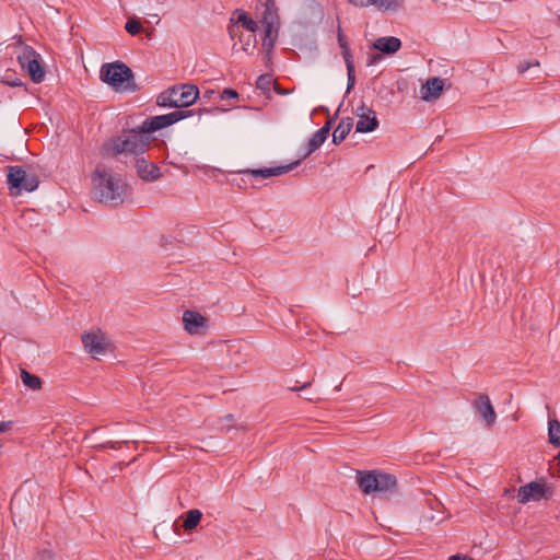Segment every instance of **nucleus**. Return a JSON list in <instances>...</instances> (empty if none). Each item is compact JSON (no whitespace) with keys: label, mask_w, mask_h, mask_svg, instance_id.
<instances>
[{"label":"nucleus","mask_w":560,"mask_h":560,"mask_svg":"<svg viewBox=\"0 0 560 560\" xmlns=\"http://www.w3.org/2000/svg\"><path fill=\"white\" fill-rule=\"evenodd\" d=\"M266 58H267V60H270V58H271V50L267 49Z\"/></svg>","instance_id":"de8ad7c7"},{"label":"nucleus","mask_w":560,"mask_h":560,"mask_svg":"<svg viewBox=\"0 0 560 560\" xmlns=\"http://www.w3.org/2000/svg\"><path fill=\"white\" fill-rule=\"evenodd\" d=\"M352 127H353V118H351V117L342 118L340 120V122L338 124V126L336 127V129L334 130L332 142L335 144L341 143L346 139V137L349 135Z\"/></svg>","instance_id":"412c9836"},{"label":"nucleus","mask_w":560,"mask_h":560,"mask_svg":"<svg viewBox=\"0 0 560 560\" xmlns=\"http://www.w3.org/2000/svg\"><path fill=\"white\" fill-rule=\"evenodd\" d=\"M265 26V37L262 39V46L266 48V49H269L271 50L275 46V42L277 39V35H278V26L273 27L269 34V36H267V25H264Z\"/></svg>","instance_id":"bb28decb"},{"label":"nucleus","mask_w":560,"mask_h":560,"mask_svg":"<svg viewBox=\"0 0 560 560\" xmlns=\"http://www.w3.org/2000/svg\"><path fill=\"white\" fill-rule=\"evenodd\" d=\"M136 167L139 177L143 180L153 182L160 177V168L143 158L137 160Z\"/></svg>","instance_id":"6ab92c4d"},{"label":"nucleus","mask_w":560,"mask_h":560,"mask_svg":"<svg viewBox=\"0 0 560 560\" xmlns=\"http://www.w3.org/2000/svg\"><path fill=\"white\" fill-rule=\"evenodd\" d=\"M152 137L143 131L142 126L125 132L103 145L104 155L116 156L122 153L141 154L150 144Z\"/></svg>","instance_id":"f03ea898"},{"label":"nucleus","mask_w":560,"mask_h":560,"mask_svg":"<svg viewBox=\"0 0 560 560\" xmlns=\"http://www.w3.org/2000/svg\"><path fill=\"white\" fill-rule=\"evenodd\" d=\"M95 195L100 202L118 206L125 200L126 183L105 164H98L93 174Z\"/></svg>","instance_id":"f257e3e1"},{"label":"nucleus","mask_w":560,"mask_h":560,"mask_svg":"<svg viewBox=\"0 0 560 560\" xmlns=\"http://www.w3.org/2000/svg\"><path fill=\"white\" fill-rule=\"evenodd\" d=\"M100 78L117 92H136L139 90L132 70L121 61L103 65Z\"/></svg>","instance_id":"7ed1b4c3"},{"label":"nucleus","mask_w":560,"mask_h":560,"mask_svg":"<svg viewBox=\"0 0 560 560\" xmlns=\"http://www.w3.org/2000/svg\"><path fill=\"white\" fill-rule=\"evenodd\" d=\"M127 440L124 441H107L105 443L98 444L95 447L98 450L103 448H113V450H119L121 443H127Z\"/></svg>","instance_id":"2f4dec72"},{"label":"nucleus","mask_w":560,"mask_h":560,"mask_svg":"<svg viewBox=\"0 0 560 560\" xmlns=\"http://www.w3.org/2000/svg\"><path fill=\"white\" fill-rule=\"evenodd\" d=\"M556 459L558 460V464L560 465V452L558 453Z\"/></svg>","instance_id":"603ef678"},{"label":"nucleus","mask_w":560,"mask_h":560,"mask_svg":"<svg viewBox=\"0 0 560 560\" xmlns=\"http://www.w3.org/2000/svg\"><path fill=\"white\" fill-rule=\"evenodd\" d=\"M301 160L294 161L287 165L276 166V167H266V168H257V170H246L243 171L245 174H250L254 177H271V176H280L289 173L293 168H295L300 164Z\"/></svg>","instance_id":"ddd939ff"},{"label":"nucleus","mask_w":560,"mask_h":560,"mask_svg":"<svg viewBox=\"0 0 560 560\" xmlns=\"http://www.w3.org/2000/svg\"><path fill=\"white\" fill-rule=\"evenodd\" d=\"M331 120H328L320 129H318L308 140L306 145V151L302 155V159H306L314 151H316L327 139L329 131L331 129Z\"/></svg>","instance_id":"4468645a"},{"label":"nucleus","mask_w":560,"mask_h":560,"mask_svg":"<svg viewBox=\"0 0 560 560\" xmlns=\"http://www.w3.org/2000/svg\"><path fill=\"white\" fill-rule=\"evenodd\" d=\"M337 39H338V44L347 42L346 36H345L340 25H338V30H337Z\"/></svg>","instance_id":"ea45409f"},{"label":"nucleus","mask_w":560,"mask_h":560,"mask_svg":"<svg viewBox=\"0 0 560 560\" xmlns=\"http://www.w3.org/2000/svg\"><path fill=\"white\" fill-rule=\"evenodd\" d=\"M199 97V90L194 84L173 86L160 95L158 104L175 108L188 107Z\"/></svg>","instance_id":"20e7f679"},{"label":"nucleus","mask_w":560,"mask_h":560,"mask_svg":"<svg viewBox=\"0 0 560 560\" xmlns=\"http://www.w3.org/2000/svg\"><path fill=\"white\" fill-rule=\"evenodd\" d=\"M225 419H226L228 421H233V420H234V417H233V415H228V416L225 417Z\"/></svg>","instance_id":"8fccbe9b"},{"label":"nucleus","mask_w":560,"mask_h":560,"mask_svg":"<svg viewBox=\"0 0 560 560\" xmlns=\"http://www.w3.org/2000/svg\"><path fill=\"white\" fill-rule=\"evenodd\" d=\"M192 115V110L177 109L165 115L150 117L142 122L143 131L151 136L152 132L166 128L184 118Z\"/></svg>","instance_id":"0eeeda50"},{"label":"nucleus","mask_w":560,"mask_h":560,"mask_svg":"<svg viewBox=\"0 0 560 560\" xmlns=\"http://www.w3.org/2000/svg\"><path fill=\"white\" fill-rule=\"evenodd\" d=\"M373 48L385 55H394L401 48V40L395 36L376 38Z\"/></svg>","instance_id":"f3484780"},{"label":"nucleus","mask_w":560,"mask_h":560,"mask_svg":"<svg viewBox=\"0 0 560 560\" xmlns=\"http://www.w3.org/2000/svg\"><path fill=\"white\" fill-rule=\"evenodd\" d=\"M229 34L233 38L236 35V28L234 26H231L229 28Z\"/></svg>","instance_id":"a18cd8bd"},{"label":"nucleus","mask_w":560,"mask_h":560,"mask_svg":"<svg viewBox=\"0 0 560 560\" xmlns=\"http://www.w3.org/2000/svg\"><path fill=\"white\" fill-rule=\"evenodd\" d=\"M546 498V487L541 482H529L522 486L517 492V499L520 503H528L529 501H539Z\"/></svg>","instance_id":"9b49d317"},{"label":"nucleus","mask_w":560,"mask_h":560,"mask_svg":"<svg viewBox=\"0 0 560 560\" xmlns=\"http://www.w3.org/2000/svg\"><path fill=\"white\" fill-rule=\"evenodd\" d=\"M538 66H539V62L537 60H535V61H521L517 65V72L522 74V73L526 72L529 68L538 67Z\"/></svg>","instance_id":"72a5a7b5"},{"label":"nucleus","mask_w":560,"mask_h":560,"mask_svg":"<svg viewBox=\"0 0 560 560\" xmlns=\"http://www.w3.org/2000/svg\"><path fill=\"white\" fill-rule=\"evenodd\" d=\"M262 5L261 22L267 25V36H269L271 30L279 25L277 7L275 0H265Z\"/></svg>","instance_id":"dca6fc26"},{"label":"nucleus","mask_w":560,"mask_h":560,"mask_svg":"<svg viewBox=\"0 0 560 560\" xmlns=\"http://www.w3.org/2000/svg\"><path fill=\"white\" fill-rule=\"evenodd\" d=\"M201 517H202V513L200 510H198V509L189 510L188 512H186V517L183 523V528L186 532H191L192 529H195L198 526Z\"/></svg>","instance_id":"4be33fe9"},{"label":"nucleus","mask_w":560,"mask_h":560,"mask_svg":"<svg viewBox=\"0 0 560 560\" xmlns=\"http://www.w3.org/2000/svg\"><path fill=\"white\" fill-rule=\"evenodd\" d=\"M441 505L440 502H434V506L431 504V509L435 510V509H439Z\"/></svg>","instance_id":"49530a36"},{"label":"nucleus","mask_w":560,"mask_h":560,"mask_svg":"<svg viewBox=\"0 0 560 560\" xmlns=\"http://www.w3.org/2000/svg\"><path fill=\"white\" fill-rule=\"evenodd\" d=\"M382 60H383L382 54H372L368 58L366 66L368 67L374 66V65L381 62Z\"/></svg>","instance_id":"e433bc0d"},{"label":"nucleus","mask_w":560,"mask_h":560,"mask_svg":"<svg viewBox=\"0 0 560 560\" xmlns=\"http://www.w3.org/2000/svg\"><path fill=\"white\" fill-rule=\"evenodd\" d=\"M402 4V0H373L372 5L381 10H398Z\"/></svg>","instance_id":"a878e982"},{"label":"nucleus","mask_w":560,"mask_h":560,"mask_svg":"<svg viewBox=\"0 0 560 560\" xmlns=\"http://www.w3.org/2000/svg\"><path fill=\"white\" fill-rule=\"evenodd\" d=\"M18 61L23 70H25L33 82L40 83L45 78V71L43 70L38 55L31 47H25L21 55L18 56Z\"/></svg>","instance_id":"6e6552de"},{"label":"nucleus","mask_w":560,"mask_h":560,"mask_svg":"<svg viewBox=\"0 0 560 560\" xmlns=\"http://www.w3.org/2000/svg\"><path fill=\"white\" fill-rule=\"evenodd\" d=\"M359 120L357 121L355 130L360 133L374 131L378 127V120L375 112L362 105L358 109Z\"/></svg>","instance_id":"9d476101"},{"label":"nucleus","mask_w":560,"mask_h":560,"mask_svg":"<svg viewBox=\"0 0 560 560\" xmlns=\"http://www.w3.org/2000/svg\"><path fill=\"white\" fill-rule=\"evenodd\" d=\"M7 182L10 194L19 196L22 191L32 192L39 185L38 176L27 173L22 166H8Z\"/></svg>","instance_id":"39448f33"},{"label":"nucleus","mask_w":560,"mask_h":560,"mask_svg":"<svg viewBox=\"0 0 560 560\" xmlns=\"http://www.w3.org/2000/svg\"><path fill=\"white\" fill-rule=\"evenodd\" d=\"M273 83L272 77L270 74H261L258 77L256 81L257 89L268 92L270 90L271 84Z\"/></svg>","instance_id":"cd10ccee"},{"label":"nucleus","mask_w":560,"mask_h":560,"mask_svg":"<svg viewBox=\"0 0 560 560\" xmlns=\"http://www.w3.org/2000/svg\"><path fill=\"white\" fill-rule=\"evenodd\" d=\"M448 560H474L471 557L467 555L457 553L454 556H451Z\"/></svg>","instance_id":"79ce46f5"},{"label":"nucleus","mask_w":560,"mask_h":560,"mask_svg":"<svg viewBox=\"0 0 560 560\" xmlns=\"http://www.w3.org/2000/svg\"><path fill=\"white\" fill-rule=\"evenodd\" d=\"M81 341L84 350L95 359L104 355L112 347L110 340L101 329L84 331Z\"/></svg>","instance_id":"423d86ee"},{"label":"nucleus","mask_w":560,"mask_h":560,"mask_svg":"<svg viewBox=\"0 0 560 560\" xmlns=\"http://www.w3.org/2000/svg\"><path fill=\"white\" fill-rule=\"evenodd\" d=\"M34 560H55V557L50 550L44 549L36 553Z\"/></svg>","instance_id":"f704fd0d"},{"label":"nucleus","mask_w":560,"mask_h":560,"mask_svg":"<svg viewBox=\"0 0 560 560\" xmlns=\"http://www.w3.org/2000/svg\"><path fill=\"white\" fill-rule=\"evenodd\" d=\"M548 439L551 445L556 447L560 446V422L558 419H549Z\"/></svg>","instance_id":"b1692460"},{"label":"nucleus","mask_w":560,"mask_h":560,"mask_svg":"<svg viewBox=\"0 0 560 560\" xmlns=\"http://www.w3.org/2000/svg\"><path fill=\"white\" fill-rule=\"evenodd\" d=\"M221 430H226V431H229V430H230V428H229V427H224V425L222 424V425H221Z\"/></svg>","instance_id":"3c124183"},{"label":"nucleus","mask_w":560,"mask_h":560,"mask_svg":"<svg viewBox=\"0 0 560 560\" xmlns=\"http://www.w3.org/2000/svg\"><path fill=\"white\" fill-rule=\"evenodd\" d=\"M347 67V92H350L354 84H355V69H354V62L346 65Z\"/></svg>","instance_id":"c756f323"},{"label":"nucleus","mask_w":560,"mask_h":560,"mask_svg":"<svg viewBox=\"0 0 560 560\" xmlns=\"http://www.w3.org/2000/svg\"><path fill=\"white\" fill-rule=\"evenodd\" d=\"M125 30L130 35H137L142 31V26L136 19H129L125 24Z\"/></svg>","instance_id":"c85d7f7f"},{"label":"nucleus","mask_w":560,"mask_h":560,"mask_svg":"<svg viewBox=\"0 0 560 560\" xmlns=\"http://www.w3.org/2000/svg\"><path fill=\"white\" fill-rule=\"evenodd\" d=\"M252 37H253L252 35H248V36H247V42H246V43H245V45L243 46V50H244L245 52H248V50H249L250 39H252Z\"/></svg>","instance_id":"c03bdc74"},{"label":"nucleus","mask_w":560,"mask_h":560,"mask_svg":"<svg viewBox=\"0 0 560 560\" xmlns=\"http://www.w3.org/2000/svg\"><path fill=\"white\" fill-rule=\"evenodd\" d=\"M376 492H394L397 488V479L394 475L376 470Z\"/></svg>","instance_id":"aec40b11"},{"label":"nucleus","mask_w":560,"mask_h":560,"mask_svg":"<svg viewBox=\"0 0 560 560\" xmlns=\"http://www.w3.org/2000/svg\"><path fill=\"white\" fill-rule=\"evenodd\" d=\"M313 383V380L304 383L301 387H298L296 385H293V386H289V389L292 390V392H296V390H301V389H304L306 387H310Z\"/></svg>","instance_id":"a19ab883"},{"label":"nucleus","mask_w":560,"mask_h":560,"mask_svg":"<svg viewBox=\"0 0 560 560\" xmlns=\"http://www.w3.org/2000/svg\"><path fill=\"white\" fill-rule=\"evenodd\" d=\"M275 90L279 94H284V92H282L281 89H279L276 84H275Z\"/></svg>","instance_id":"09e8293b"},{"label":"nucleus","mask_w":560,"mask_h":560,"mask_svg":"<svg viewBox=\"0 0 560 560\" xmlns=\"http://www.w3.org/2000/svg\"><path fill=\"white\" fill-rule=\"evenodd\" d=\"M12 421H0V433L8 432L12 429Z\"/></svg>","instance_id":"58836bf2"},{"label":"nucleus","mask_w":560,"mask_h":560,"mask_svg":"<svg viewBox=\"0 0 560 560\" xmlns=\"http://www.w3.org/2000/svg\"><path fill=\"white\" fill-rule=\"evenodd\" d=\"M183 324L189 335H199L207 327V318L198 312L185 311Z\"/></svg>","instance_id":"f8f14e48"},{"label":"nucleus","mask_w":560,"mask_h":560,"mask_svg":"<svg viewBox=\"0 0 560 560\" xmlns=\"http://www.w3.org/2000/svg\"><path fill=\"white\" fill-rule=\"evenodd\" d=\"M21 380L22 383L32 390L42 389V380L37 375L32 374L26 370H21Z\"/></svg>","instance_id":"5701e85b"},{"label":"nucleus","mask_w":560,"mask_h":560,"mask_svg":"<svg viewBox=\"0 0 560 560\" xmlns=\"http://www.w3.org/2000/svg\"><path fill=\"white\" fill-rule=\"evenodd\" d=\"M472 407L487 427L491 428L495 423L497 413L488 395L479 394L474 400Z\"/></svg>","instance_id":"1a4fd4ad"},{"label":"nucleus","mask_w":560,"mask_h":560,"mask_svg":"<svg viewBox=\"0 0 560 560\" xmlns=\"http://www.w3.org/2000/svg\"><path fill=\"white\" fill-rule=\"evenodd\" d=\"M357 483L360 490L364 494H371L376 492L377 482H376V470L370 471H357Z\"/></svg>","instance_id":"a211bd4d"},{"label":"nucleus","mask_w":560,"mask_h":560,"mask_svg":"<svg viewBox=\"0 0 560 560\" xmlns=\"http://www.w3.org/2000/svg\"><path fill=\"white\" fill-rule=\"evenodd\" d=\"M422 520L425 524H439L444 517L442 515L436 516L433 513H427L422 515Z\"/></svg>","instance_id":"473e14b6"},{"label":"nucleus","mask_w":560,"mask_h":560,"mask_svg":"<svg viewBox=\"0 0 560 560\" xmlns=\"http://www.w3.org/2000/svg\"><path fill=\"white\" fill-rule=\"evenodd\" d=\"M238 93L233 89H224L221 93L222 100L237 98Z\"/></svg>","instance_id":"c9c22d12"},{"label":"nucleus","mask_w":560,"mask_h":560,"mask_svg":"<svg viewBox=\"0 0 560 560\" xmlns=\"http://www.w3.org/2000/svg\"><path fill=\"white\" fill-rule=\"evenodd\" d=\"M373 0H349V2L355 8H366L372 5Z\"/></svg>","instance_id":"4c0bfd02"},{"label":"nucleus","mask_w":560,"mask_h":560,"mask_svg":"<svg viewBox=\"0 0 560 560\" xmlns=\"http://www.w3.org/2000/svg\"><path fill=\"white\" fill-rule=\"evenodd\" d=\"M444 89V80L440 78H430L422 84L421 88V98L423 101L430 102L440 97L442 91Z\"/></svg>","instance_id":"2eb2a0df"},{"label":"nucleus","mask_w":560,"mask_h":560,"mask_svg":"<svg viewBox=\"0 0 560 560\" xmlns=\"http://www.w3.org/2000/svg\"><path fill=\"white\" fill-rule=\"evenodd\" d=\"M214 94V91L213 90H206L202 94V98H208L210 100L212 97V95Z\"/></svg>","instance_id":"37998d69"},{"label":"nucleus","mask_w":560,"mask_h":560,"mask_svg":"<svg viewBox=\"0 0 560 560\" xmlns=\"http://www.w3.org/2000/svg\"><path fill=\"white\" fill-rule=\"evenodd\" d=\"M339 46L342 50V57H343L346 65L353 63V57H352L350 47L348 45V42L341 43V44H339Z\"/></svg>","instance_id":"7c9ffc66"},{"label":"nucleus","mask_w":560,"mask_h":560,"mask_svg":"<svg viewBox=\"0 0 560 560\" xmlns=\"http://www.w3.org/2000/svg\"><path fill=\"white\" fill-rule=\"evenodd\" d=\"M237 13V22L242 23V25L247 28L249 32L255 33L258 24L248 16V14L243 10H236Z\"/></svg>","instance_id":"393cba45"}]
</instances>
